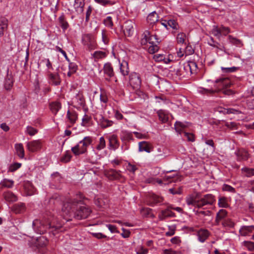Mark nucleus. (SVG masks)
<instances>
[{
  "instance_id": "nucleus-9",
  "label": "nucleus",
  "mask_w": 254,
  "mask_h": 254,
  "mask_svg": "<svg viewBox=\"0 0 254 254\" xmlns=\"http://www.w3.org/2000/svg\"><path fill=\"white\" fill-rule=\"evenodd\" d=\"M48 82L54 86H58L61 84V80L59 74L58 72L52 73L50 71L47 74Z\"/></svg>"
},
{
  "instance_id": "nucleus-54",
  "label": "nucleus",
  "mask_w": 254,
  "mask_h": 254,
  "mask_svg": "<svg viewBox=\"0 0 254 254\" xmlns=\"http://www.w3.org/2000/svg\"><path fill=\"white\" fill-rule=\"evenodd\" d=\"M147 41L149 44H153L155 43H159V41H158V38H157L156 35H151L150 32H149V36L147 38Z\"/></svg>"
},
{
  "instance_id": "nucleus-52",
  "label": "nucleus",
  "mask_w": 254,
  "mask_h": 254,
  "mask_svg": "<svg viewBox=\"0 0 254 254\" xmlns=\"http://www.w3.org/2000/svg\"><path fill=\"white\" fill-rule=\"evenodd\" d=\"M106 146V141L105 138L103 137H101L99 139V142L96 146V148L98 150H101L104 149Z\"/></svg>"
},
{
  "instance_id": "nucleus-32",
  "label": "nucleus",
  "mask_w": 254,
  "mask_h": 254,
  "mask_svg": "<svg viewBox=\"0 0 254 254\" xmlns=\"http://www.w3.org/2000/svg\"><path fill=\"white\" fill-rule=\"evenodd\" d=\"M120 72L124 76L127 75L129 73V68L128 66V63L126 61H123L120 64Z\"/></svg>"
},
{
  "instance_id": "nucleus-5",
  "label": "nucleus",
  "mask_w": 254,
  "mask_h": 254,
  "mask_svg": "<svg viewBox=\"0 0 254 254\" xmlns=\"http://www.w3.org/2000/svg\"><path fill=\"white\" fill-rule=\"evenodd\" d=\"M198 198V208H204L206 205H212L215 202V196L212 194H207L203 196H200L199 194H197Z\"/></svg>"
},
{
  "instance_id": "nucleus-21",
  "label": "nucleus",
  "mask_w": 254,
  "mask_h": 254,
  "mask_svg": "<svg viewBox=\"0 0 254 254\" xmlns=\"http://www.w3.org/2000/svg\"><path fill=\"white\" fill-rule=\"evenodd\" d=\"M216 111L220 113H223V114H239L241 113V112L238 109L234 108L226 109L221 107L217 108Z\"/></svg>"
},
{
  "instance_id": "nucleus-40",
  "label": "nucleus",
  "mask_w": 254,
  "mask_h": 254,
  "mask_svg": "<svg viewBox=\"0 0 254 254\" xmlns=\"http://www.w3.org/2000/svg\"><path fill=\"white\" fill-rule=\"evenodd\" d=\"M218 205L219 207H228L229 206V204L227 198L224 196H220L218 199Z\"/></svg>"
},
{
  "instance_id": "nucleus-49",
  "label": "nucleus",
  "mask_w": 254,
  "mask_h": 254,
  "mask_svg": "<svg viewBox=\"0 0 254 254\" xmlns=\"http://www.w3.org/2000/svg\"><path fill=\"white\" fill-rule=\"evenodd\" d=\"M178 179V177L175 175H165L163 178L164 181L168 183L175 182Z\"/></svg>"
},
{
  "instance_id": "nucleus-60",
  "label": "nucleus",
  "mask_w": 254,
  "mask_h": 254,
  "mask_svg": "<svg viewBox=\"0 0 254 254\" xmlns=\"http://www.w3.org/2000/svg\"><path fill=\"white\" fill-rule=\"evenodd\" d=\"M68 69L71 70V72L75 73L78 69V66L76 63L71 62L69 60V62H68Z\"/></svg>"
},
{
  "instance_id": "nucleus-20",
  "label": "nucleus",
  "mask_w": 254,
  "mask_h": 254,
  "mask_svg": "<svg viewBox=\"0 0 254 254\" xmlns=\"http://www.w3.org/2000/svg\"><path fill=\"white\" fill-rule=\"evenodd\" d=\"M227 215V211L223 209L219 210V211L217 213L215 222L216 225H219L221 221H223L225 219Z\"/></svg>"
},
{
  "instance_id": "nucleus-64",
  "label": "nucleus",
  "mask_w": 254,
  "mask_h": 254,
  "mask_svg": "<svg viewBox=\"0 0 254 254\" xmlns=\"http://www.w3.org/2000/svg\"><path fill=\"white\" fill-rule=\"evenodd\" d=\"M167 24L168 26L171 27L173 29L177 30L178 29V23L177 21L174 19L168 20Z\"/></svg>"
},
{
  "instance_id": "nucleus-11",
  "label": "nucleus",
  "mask_w": 254,
  "mask_h": 254,
  "mask_svg": "<svg viewBox=\"0 0 254 254\" xmlns=\"http://www.w3.org/2000/svg\"><path fill=\"white\" fill-rule=\"evenodd\" d=\"M133 22L131 20L126 21L123 26V31L125 35L128 37L131 36L134 32Z\"/></svg>"
},
{
  "instance_id": "nucleus-41",
  "label": "nucleus",
  "mask_w": 254,
  "mask_h": 254,
  "mask_svg": "<svg viewBox=\"0 0 254 254\" xmlns=\"http://www.w3.org/2000/svg\"><path fill=\"white\" fill-rule=\"evenodd\" d=\"M59 21L60 25L64 30H65L68 27L67 22L65 20L64 16V14L61 15L59 18Z\"/></svg>"
},
{
  "instance_id": "nucleus-55",
  "label": "nucleus",
  "mask_w": 254,
  "mask_h": 254,
  "mask_svg": "<svg viewBox=\"0 0 254 254\" xmlns=\"http://www.w3.org/2000/svg\"><path fill=\"white\" fill-rule=\"evenodd\" d=\"M95 1L103 6L112 5L115 3L114 2L109 0H94Z\"/></svg>"
},
{
  "instance_id": "nucleus-47",
  "label": "nucleus",
  "mask_w": 254,
  "mask_h": 254,
  "mask_svg": "<svg viewBox=\"0 0 254 254\" xmlns=\"http://www.w3.org/2000/svg\"><path fill=\"white\" fill-rule=\"evenodd\" d=\"M224 227L233 228L234 227V222L229 218L224 219L221 223Z\"/></svg>"
},
{
  "instance_id": "nucleus-13",
  "label": "nucleus",
  "mask_w": 254,
  "mask_h": 254,
  "mask_svg": "<svg viewBox=\"0 0 254 254\" xmlns=\"http://www.w3.org/2000/svg\"><path fill=\"white\" fill-rule=\"evenodd\" d=\"M235 153L237 157V160L239 161L247 160L249 157V154L244 149H239Z\"/></svg>"
},
{
  "instance_id": "nucleus-6",
  "label": "nucleus",
  "mask_w": 254,
  "mask_h": 254,
  "mask_svg": "<svg viewBox=\"0 0 254 254\" xmlns=\"http://www.w3.org/2000/svg\"><path fill=\"white\" fill-rule=\"evenodd\" d=\"M82 43L86 49L91 51L96 48L97 44L95 38L91 34H86L82 36Z\"/></svg>"
},
{
  "instance_id": "nucleus-28",
  "label": "nucleus",
  "mask_w": 254,
  "mask_h": 254,
  "mask_svg": "<svg viewBox=\"0 0 254 254\" xmlns=\"http://www.w3.org/2000/svg\"><path fill=\"white\" fill-rule=\"evenodd\" d=\"M174 127L176 131L181 134L183 132V129L188 127V123L177 121L175 123Z\"/></svg>"
},
{
  "instance_id": "nucleus-22",
  "label": "nucleus",
  "mask_w": 254,
  "mask_h": 254,
  "mask_svg": "<svg viewBox=\"0 0 254 254\" xmlns=\"http://www.w3.org/2000/svg\"><path fill=\"white\" fill-rule=\"evenodd\" d=\"M254 231V226H243L239 230V233L242 236L249 235Z\"/></svg>"
},
{
  "instance_id": "nucleus-18",
  "label": "nucleus",
  "mask_w": 254,
  "mask_h": 254,
  "mask_svg": "<svg viewBox=\"0 0 254 254\" xmlns=\"http://www.w3.org/2000/svg\"><path fill=\"white\" fill-rule=\"evenodd\" d=\"M100 118L97 121L98 125L103 128H105L112 126L113 122L111 120H109L101 115H100Z\"/></svg>"
},
{
  "instance_id": "nucleus-8",
  "label": "nucleus",
  "mask_w": 254,
  "mask_h": 254,
  "mask_svg": "<svg viewBox=\"0 0 254 254\" xmlns=\"http://www.w3.org/2000/svg\"><path fill=\"white\" fill-rule=\"evenodd\" d=\"M129 84L135 90L140 88L141 84V80L139 73L132 72L129 75Z\"/></svg>"
},
{
  "instance_id": "nucleus-27",
  "label": "nucleus",
  "mask_w": 254,
  "mask_h": 254,
  "mask_svg": "<svg viewBox=\"0 0 254 254\" xmlns=\"http://www.w3.org/2000/svg\"><path fill=\"white\" fill-rule=\"evenodd\" d=\"M23 188L27 193V195H32L34 194L35 189L30 182H24Z\"/></svg>"
},
{
  "instance_id": "nucleus-30",
  "label": "nucleus",
  "mask_w": 254,
  "mask_h": 254,
  "mask_svg": "<svg viewBox=\"0 0 254 254\" xmlns=\"http://www.w3.org/2000/svg\"><path fill=\"white\" fill-rule=\"evenodd\" d=\"M121 139L123 141L133 140L132 132L123 130L121 133Z\"/></svg>"
},
{
  "instance_id": "nucleus-2",
  "label": "nucleus",
  "mask_w": 254,
  "mask_h": 254,
  "mask_svg": "<svg viewBox=\"0 0 254 254\" xmlns=\"http://www.w3.org/2000/svg\"><path fill=\"white\" fill-rule=\"evenodd\" d=\"M63 223L60 222L57 217L51 212H47L42 219H35L32 223V227L38 234H43L49 231L55 235L59 231H62Z\"/></svg>"
},
{
  "instance_id": "nucleus-35",
  "label": "nucleus",
  "mask_w": 254,
  "mask_h": 254,
  "mask_svg": "<svg viewBox=\"0 0 254 254\" xmlns=\"http://www.w3.org/2000/svg\"><path fill=\"white\" fill-rule=\"evenodd\" d=\"M50 108L52 112L56 115L59 110L61 108V104L59 102H54L50 104Z\"/></svg>"
},
{
  "instance_id": "nucleus-53",
  "label": "nucleus",
  "mask_w": 254,
  "mask_h": 254,
  "mask_svg": "<svg viewBox=\"0 0 254 254\" xmlns=\"http://www.w3.org/2000/svg\"><path fill=\"white\" fill-rule=\"evenodd\" d=\"M239 67L233 66L231 67H221V69L224 73H231L237 71L239 69Z\"/></svg>"
},
{
  "instance_id": "nucleus-19",
  "label": "nucleus",
  "mask_w": 254,
  "mask_h": 254,
  "mask_svg": "<svg viewBox=\"0 0 254 254\" xmlns=\"http://www.w3.org/2000/svg\"><path fill=\"white\" fill-rule=\"evenodd\" d=\"M73 102L76 103L79 106L85 108L86 103L83 94L81 92H78L73 98Z\"/></svg>"
},
{
  "instance_id": "nucleus-10",
  "label": "nucleus",
  "mask_w": 254,
  "mask_h": 254,
  "mask_svg": "<svg viewBox=\"0 0 254 254\" xmlns=\"http://www.w3.org/2000/svg\"><path fill=\"white\" fill-rule=\"evenodd\" d=\"M27 150L30 152H35L40 150L42 147V143L39 140H33L26 143Z\"/></svg>"
},
{
  "instance_id": "nucleus-36",
  "label": "nucleus",
  "mask_w": 254,
  "mask_h": 254,
  "mask_svg": "<svg viewBox=\"0 0 254 254\" xmlns=\"http://www.w3.org/2000/svg\"><path fill=\"white\" fill-rule=\"evenodd\" d=\"M66 117L69 121L70 123L71 124H73L76 122L77 119V114L75 111L70 112L69 110H68L67 112Z\"/></svg>"
},
{
  "instance_id": "nucleus-15",
  "label": "nucleus",
  "mask_w": 254,
  "mask_h": 254,
  "mask_svg": "<svg viewBox=\"0 0 254 254\" xmlns=\"http://www.w3.org/2000/svg\"><path fill=\"white\" fill-rule=\"evenodd\" d=\"M152 150V147L151 144L147 141H143L138 143V151H145L150 153Z\"/></svg>"
},
{
  "instance_id": "nucleus-56",
  "label": "nucleus",
  "mask_w": 254,
  "mask_h": 254,
  "mask_svg": "<svg viewBox=\"0 0 254 254\" xmlns=\"http://www.w3.org/2000/svg\"><path fill=\"white\" fill-rule=\"evenodd\" d=\"M104 24L106 26L112 28L113 26V22L112 21V18L111 16H107L104 20Z\"/></svg>"
},
{
  "instance_id": "nucleus-16",
  "label": "nucleus",
  "mask_w": 254,
  "mask_h": 254,
  "mask_svg": "<svg viewBox=\"0 0 254 254\" xmlns=\"http://www.w3.org/2000/svg\"><path fill=\"white\" fill-rule=\"evenodd\" d=\"M210 233L206 229H201L197 232L198 240L201 243H204L208 238Z\"/></svg>"
},
{
  "instance_id": "nucleus-48",
  "label": "nucleus",
  "mask_w": 254,
  "mask_h": 254,
  "mask_svg": "<svg viewBox=\"0 0 254 254\" xmlns=\"http://www.w3.org/2000/svg\"><path fill=\"white\" fill-rule=\"evenodd\" d=\"M157 114L159 117V120L164 123L167 122L168 120V117L167 115L165 114L163 110H159L157 112Z\"/></svg>"
},
{
  "instance_id": "nucleus-3",
  "label": "nucleus",
  "mask_w": 254,
  "mask_h": 254,
  "mask_svg": "<svg viewBox=\"0 0 254 254\" xmlns=\"http://www.w3.org/2000/svg\"><path fill=\"white\" fill-rule=\"evenodd\" d=\"M231 82L229 78H222L215 80L214 84V88L206 89L203 87H199L198 92L202 94L213 95L218 92L221 89L230 87Z\"/></svg>"
},
{
  "instance_id": "nucleus-42",
  "label": "nucleus",
  "mask_w": 254,
  "mask_h": 254,
  "mask_svg": "<svg viewBox=\"0 0 254 254\" xmlns=\"http://www.w3.org/2000/svg\"><path fill=\"white\" fill-rule=\"evenodd\" d=\"M13 184L14 182L12 180L4 179L0 183V186L1 187L11 188L13 187Z\"/></svg>"
},
{
  "instance_id": "nucleus-1",
  "label": "nucleus",
  "mask_w": 254,
  "mask_h": 254,
  "mask_svg": "<svg viewBox=\"0 0 254 254\" xmlns=\"http://www.w3.org/2000/svg\"><path fill=\"white\" fill-rule=\"evenodd\" d=\"M79 199L77 198H67L64 201L62 211L64 217L68 221L74 218L77 220L87 218L92 212L91 208L83 203L82 194L79 193Z\"/></svg>"
},
{
  "instance_id": "nucleus-17",
  "label": "nucleus",
  "mask_w": 254,
  "mask_h": 254,
  "mask_svg": "<svg viewBox=\"0 0 254 254\" xmlns=\"http://www.w3.org/2000/svg\"><path fill=\"white\" fill-rule=\"evenodd\" d=\"M121 172V171H117L111 169L106 173V175L110 179L119 180L123 177Z\"/></svg>"
},
{
  "instance_id": "nucleus-62",
  "label": "nucleus",
  "mask_w": 254,
  "mask_h": 254,
  "mask_svg": "<svg viewBox=\"0 0 254 254\" xmlns=\"http://www.w3.org/2000/svg\"><path fill=\"white\" fill-rule=\"evenodd\" d=\"M21 166V164L15 163L11 165L8 168V172H13L19 169Z\"/></svg>"
},
{
  "instance_id": "nucleus-12",
  "label": "nucleus",
  "mask_w": 254,
  "mask_h": 254,
  "mask_svg": "<svg viewBox=\"0 0 254 254\" xmlns=\"http://www.w3.org/2000/svg\"><path fill=\"white\" fill-rule=\"evenodd\" d=\"M163 201L162 198L156 194H149L147 198L146 202L147 205L154 206L157 203H161Z\"/></svg>"
},
{
  "instance_id": "nucleus-23",
  "label": "nucleus",
  "mask_w": 254,
  "mask_h": 254,
  "mask_svg": "<svg viewBox=\"0 0 254 254\" xmlns=\"http://www.w3.org/2000/svg\"><path fill=\"white\" fill-rule=\"evenodd\" d=\"M186 202L188 205L192 206L198 208V198H197V194L195 196L193 195H190L187 196Z\"/></svg>"
},
{
  "instance_id": "nucleus-45",
  "label": "nucleus",
  "mask_w": 254,
  "mask_h": 254,
  "mask_svg": "<svg viewBox=\"0 0 254 254\" xmlns=\"http://www.w3.org/2000/svg\"><path fill=\"white\" fill-rule=\"evenodd\" d=\"M15 149L19 157L23 158L24 157V150L22 144L21 143L16 144Z\"/></svg>"
},
{
  "instance_id": "nucleus-50",
  "label": "nucleus",
  "mask_w": 254,
  "mask_h": 254,
  "mask_svg": "<svg viewBox=\"0 0 254 254\" xmlns=\"http://www.w3.org/2000/svg\"><path fill=\"white\" fill-rule=\"evenodd\" d=\"M242 171L245 173V175L247 177H251L254 176V169L249 168H243Z\"/></svg>"
},
{
  "instance_id": "nucleus-4",
  "label": "nucleus",
  "mask_w": 254,
  "mask_h": 254,
  "mask_svg": "<svg viewBox=\"0 0 254 254\" xmlns=\"http://www.w3.org/2000/svg\"><path fill=\"white\" fill-rule=\"evenodd\" d=\"M93 139L90 136H85L75 146L72 147L71 151L75 156L85 154L87 152V147L92 143Z\"/></svg>"
},
{
  "instance_id": "nucleus-59",
  "label": "nucleus",
  "mask_w": 254,
  "mask_h": 254,
  "mask_svg": "<svg viewBox=\"0 0 254 254\" xmlns=\"http://www.w3.org/2000/svg\"><path fill=\"white\" fill-rule=\"evenodd\" d=\"M149 31L146 30L144 32L142 36L143 38L141 40V44L142 45H145L147 43H148L147 38L149 36Z\"/></svg>"
},
{
  "instance_id": "nucleus-39",
  "label": "nucleus",
  "mask_w": 254,
  "mask_h": 254,
  "mask_svg": "<svg viewBox=\"0 0 254 254\" xmlns=\"http://www.w3.org/2000/svg\"><path fill=\"white\" fill-rule=\"evenodd\" d=\"M13 80L12 76L11 75H7L4 81V88L6 90H8L11 89L13 86Z\"/></svg>"
},
{
  "instance_id": "nucleus-31",
  "label": "nucleus",
  "mask_w": 254,
  "mask_h": 254,
  "mask_svg": "<svg viewBox=\"0 0 254 254\" xmlns=\"http://www.w3.org/2000/svg\"><path fill=\"white\" fill-rule=\"evenodd\" d=\"M159 20V16L156 11L151 12L147 17V21L150 24H154Z\"/></svg>"
},
{
  "instance_id": "nucleus-57",
  "label": "nucleus",
  "mask_w": 254,
  "mask_h": 254,
  "mask_svg": "<svg viewBox=\"0 0 254 254\" xmlns=\"http://www.w3.org/2000/svg\"><path fill=\"white\" fill-rule=\"evenodd\" d=\"M212 34L214 36L218 38H220L221 36L220 28H219L217 26H213L212 29Z\"/></svg>"
},
{
  "instance_id": "nucleus-63",
  "label": "nucleus",
  "mask_w": 254,
  "mask_h": 254,
  "mask_svg": "<svg viewBox=\"0 0 254 254\" xmlns=\"http://www.w3.org/2000/svg\"><path fill=\"white\" fill-rule=\"evenodd\" d=\"M186 34L184 33H180L178 34L177 36V40L178 43L183 44L185 42Z\"/></svg>"
},
{
  "instance_id": "nucleus-61",
  "label": "nucleus",
  "mask_w": 254,
  "mask_h": 254,
  "mask_svg": "<svg viewBox=\"0 0 254 254\" xmlns=\"http://www.w3.org/2000/svg\"><path fill=\"white\" fill-rule=\"evenodd\" d=\"M26 132L27 134H29L30 135L33 136L38 132V130L31 126H28L26 127Z\"/></svg>"
},
{
  "instance_id": "nucleus-14",
  "label": "nucleus",
  "mask_w": 254,
  "mask_h": 254,
  "mask_svg": "<svg viewBox=\"0 0 254 254\" xmlns=\"http://www.w3.org/2000/svg\"><path fill=\"white\" fill-rule=\"evenodd\" d=\"M171 207H169L167 209L162 210L161 214L159 215V218L160 220H164L166 218L168 217H175L176 216L174 212L172 211Z\"/></svg>"
},
{
  "instance_id": "nucleus-29",
  "label": "nucleus",
  "mask_w": 254,
  "mask_h": 254,
  "mask_svg": "<svg viewBox=\"0 0 254 254\" xmlns=\"http://www.w3.org/2000/svg\"><path fill=\"white\" fill-rule=\"evenodd\" d=\"M12 209L15 213H22L26 210L25 205L22 202L16 203L13 205Z\"/></svg>"
},
{
  "instance_id": "nucleus-7",
  "label": "nucleus",
  "mask_w": 254,
  "mask_h": 254,
  "mask_svg": "<svg viewBox=\"0 0 254 254\" xmlns=\"http://www.w3.org/2000/svg\"><path fill=\"white\" fill-rule=\"evenodd\" d=\"M48 244V239L44 236L38 238L35 242V245L38 250V252L42 254H44L46 253L47 251L46 247Z\"/></svg>"
},
{
  "instance_id": "nucleus-43",
  "label": "nucleus",
  "mask_w": 254,
  "mask_h": 254,
  "mask_svg": "<svg viewBox=\"0 0 254 254\" xmlns=\"http://www.w3.org/2000/svg\"><path fill=\"white\" fill-rule=\"evenodd\" d=\"M228 39H229V42L232 44L236 45V46L241 47L243 46V45L241 40H240V39H237L236 38H234L231 35H229Z\"/></svg>"
},
{
  "instance_id": "nucleus-24",
  "label": "nucleus",
  "mask_w": 254,
  "mask_h": 254,
  "mask_svg": "<svg viewBox=\"0 0 254 254\" xmlns=\"http://www.w3.org/2000/svg\"><path fill=\"white\" fill-rule=\"evenodd\" d=\"M84 4V0H75L73 6L77 14H81L83 12Z\"/></svg>"
},
{
  "instance_id": "nucleus-51",
  "label": "nucleus",
  "mask_w": 254,
  "mask_h": 254,
  "mask_svg": "<svg viewBox=\"0 0 254 254\" xmlns=\"http://www.w3.org/2000/svg\"><path fill=\"white\" fill-rule=\"evenodd\" d=\"M157 43H155L153 44H150L148 49V52L150 54H153L158 51L159 47L157 46Z\"/></svg>"
},
{
  "instance_id": "nucleus-37",
  "label": "nucleus",
  "mask_w": 254,
  "mask_h": 254,
  "mask_svg": "<svg viewBox=\"0 0 254 254\" xmlns=\"http://www.w3.org/2000/svg\"><path fill=\"white\" fill-rule=\"evenodd\" d=\"M3 195L5 199L7 201L13 202L17 200L16 196L10 191L4 192Z\"/></svg>"
},
{
  "instance_id": "nucleus-26",
  "label": "nucleus",
  "mask_w": 254,
  "mask_h": 254,
  "mask_svg": "<svg viewBox=\"0 0 254 254\" xmlns=\"http://www.w3.org/2000/svg\"><path fill=\"white\" fill-rule=\"evenodd\" d=\"M103 71L105 74L109 77H113L115 75L113 67L110 63H106L103 67Z\"/></svg>"
},
{
  "instance_id": "nucleus-33",
  "label": "nucleus",
  "mask_w": 254,
  "mask_h": 254,
  "mask_svg": "<svg viewBox=\"0 0 254 254\" xmlns=\"http://www.w3.org/2000/svg\"><path fill=\"white\" fill-rule=\"evenodd\" d=\"M140 213L143 217L151 218L155 217L154 214L152 213V209L150 208H142L140 210Z\"/></svg>"
},
{
  "instance_id": "nucleus-46",
  "label": "nucleus",
  "mask_w": 254,
  "mask_h": 254,
  "mask_svg": "<svg viewBox=\"0 0 254 254\" xmlns=\"http://www.w3.org/2000/svg\"><path fill=\"white\" fill-rule=\"evenodd\" d=\"M72 157L71 152L70 151L67 150L65 151V153L61 158V161L64 163H67L69 162Z\"/></svg>"
},
{
  "instance_id": "nucleus-34",
  "label": "nucleus",
  "mask_w": 254,
  "mask_h": 254,
  "mask_svg": "<svg viewBox=\"0 0 254 254\" xmlns=\"http://www.w3.org/2000/svg\"><path fill=\"white\" fill-rule=\"evenodd\" d=\"M7 27V20L5 17L0 18V37L4 33V31Z\"/></svg>"
},
{
  "instance_id": "nucleus-58",
  "label": "nucleus",
  "mask_w": 254,
  "mask_h": 254,
  "mask_svg": "<svg viewBox=\"0 0 254 254\" xmlns=\"http://www.w3.org/2000/svg\"><path fill=\"white\" fill-rule=\"evenodd\" d=\"M243 246L246 247L248 250L252 251L254 250V242L251 241H244Z\"/></svg>"
},
{
  "instance_id": "nucleus-44",
  "label": "nucleus",
  "mask_w": 254,
  "mask_h": 254,
  "mask_svg": "<svg viewBox=\"0 0 254 254\" xmlns=\"http://www.w3.org/2000/svg\"><path fill=\"white\" fill-rule=\"evenodd\" d=\"M91 117L85 114L82 119L81 125L83 127H88L91 124Z\"/></svg>"
},
{
  "instance_id": "nucleus-25",
  "label": "nucleus",
  "mask_w": 254,
  "mask_h": 254,
  "mask_svg": "<svg viewBox=\"0 0 254 254\" xmlns=\"http://www.w3.org/2000/svg\"><path fill=\"white\" fill-rule=\"evenodd\" d=\"M120 145L116 135L113 134L109 137V146L111 149L115 150Z\"/></svg>"
},
{
  "instance_id": "nucleus-38",
  "label": "nucleus",
  "mask_w": 254,
  "mask_h": 254,
  "mask_svg": "<svg viewBox=\"0 0 254 254\" xmlns=\"http://www.w3.org/2000/svg\"><path fill=\"white\" fill-rule=\"evenodd\" d=\"M107 56V54L104 51H97L92 54V56L94 58L95 61L105 58Z\"/></svg>"
}]
</instances>
